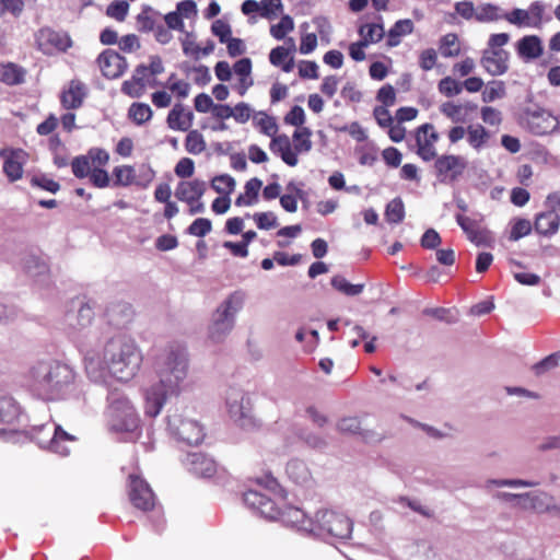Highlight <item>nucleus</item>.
I'll use <instances>...</instances> for the list:
<instances>
[{
  "instance_id": "nucleus-1",
  "label": "nucleus",
  "mask_w": 560,
  "mask_h": 560,
  "mask_svg": "<svg viewBox=\"0 0 560 560\" xmlns=\"http://www.w3.org/2000/svg\"><path fill=\"white\" fill-rule=\"evenodd\" d=\"M152 369L158 382L145 392L144 413L156 417L171 397H178L187 387L189 359L186 348L177 342L154 350Z\"/></svg>"
},
{
  "instance_id": "nucleus-2",
  "label": "nucleus",
  "mask_w": 560,
  "mask_h": 560,
  "mask_svg": "<svg viewBox=\"0 0 560 560\" xmlns=\"http://www.w3.org/2000/svg\"><path fill=\"white\" fill-rule=\"evenodd\" d=\"M88 377L100 384H105L108 375L120 382L132 380L142 363V354L136 341L126 335L112 337L104 347L103 361L84 354Z\"/></svg>"
},
{
  "instance_id": "nucleus-3",
  "label": "nucleus",
  "mask_w": 560,
  "mask_h": 560,
  "mask_svg": "<svg viewBox=\"0 0 560 560\" xmlns=\"http://www.w3.org/2000/svg\"><path fill=\"white\" fill-rule=\"evenodd\" d=\"M74 370L57 360H39L25 375L28 390L42 400L65 399L75 389Z\"/></svg>"
},
{
  "instance_id": "nucleus-4",
  "label": "nucleus",
  "mask_w": 560,
  "mask_h": 560,
  "mask_svg": "<svg viewBox=\"0 0 560 560\" xmlns=\"http://www.w3.org/2000/svg\"><path fill=\"white\" fill-rule=\"evenodd\" d=\"M244 504L257 515L267 520H279L283 525L302 534L310 535L314 518L296 506H278L270 498L258 490L248 489L243 494Z\"/></svg>"
},
{
  "instance_id": "nucleus-5",
  "label": "nucleus",
  "mask_w": 560,
  "mask_h": 560,
  "mask_svg": "<svg viewBox=\"0 0 560 560\" xmlns=\"http://www.w3.org/2000/svg\"><path fill=\"white\" fill-rule=\"evenodd\" d=\"M105 416L108 430L120 440L132 441L138 438L140 418L126 395L116 389L109 392Z\"/></svg>"
},
{
  "instance_id": "nucleus-6",
  "label": "nucleus",
  "mask_w": 560,
  "mask_h": 560,
  "mask_svg": "<svg viewBox=\"0 0 560 560\" xmlns=\"http://www.w3.org/2000/svg\"><path fill=\"white\" fill-rule=\"evenodd\" d=\"M246 294L242 290L232 292L215 310L209 326V338L223 341L235 326L237 313L244 307Z\"/></svg>"
},
{
  "instance_id": "nucleus-7",
  "label": "nucleus",
  "mask_w": 560,
  "mask_h": 560,
  "mask_svg": "<svg viewBox=\"0 0 560 560\" xmlns=\"http://www.w3.org/2000/svg\"><path fill=\"white\" fill-rule=\"evenodd\" d=\"M352 521L341 512L319 510L315 514L310 535L322 539L346 540L351 537Z\"/></svg>"
},
{
  "instance_id": "nucleus-8",
  "label": "nucleus",
  "mask_w": 560,
  "mask_h": 560,
  "mask_svg": "<svg viewBox=\"0 0 560 560\" xmlns=\"http://www.w3.org/2000/svg\"><path fill=\"white\" fill-rule=\"evenodd\" d=\"M25 433L40 448L49 450L61 456L69 454L66 443L74 440L73 435L67 433L59 424L52 421L33 424L31 430L25 431Z\"/></svg>"
},
{
  "instance_id": "nucleus-9",
  "label": "nucleus",
  "mask_w": 560,
  "mask_h": 560,
  "mask_svg": "<svg viewBox=\"0 0 560 560\" xmlns=\"http://www.w3.org/2000/svg\"><path fill=\"white\" fill-rule=\"evenodd\" d=\"M511 39L508 33L491 34L482 50L480 65L492 77L503 75L509 70L511 54L503 48Z\"/></svg>"
},
{
  "instance_id": "nucleus-10",
  "label": "nucleus",
  "mask_w": 560,
  "mask_h": 560,
  "mask_svg": "<svg viewBox=\"0 0 560 560\" xmlns=\"http://www.w3.org/2000/svg\"><path fill=\"white\" fill-rule=\"evenodd\" d=\"M166 423L168 432L187 445H198L205 439L203 427L197 420L185 417L178 409L168 412Z\"/></svg>"
},
{
  "instance_id": "nucleus-11",
  "label": "nucleus",
  "mask_w": 560,
  "mask_h": 560,
  "mask_svg": "<svg viewBox=\"0 0 560 560\" xmlns=\"http://www.w3.org/2000/svg\"><path fill=\"white\" fill-rule=\"evenodd\" d=\"M546 5L541 1H534L527 10L515 8L504 12V20L517 27L541 28L544 22H549L551 16L544 18Z\"/></svg>"
},
{
  "instance_id": "nucleus-12",
  "label": "nucleus",
  "mask_w": 560,
  "mask_h": 560,
  "mask_svg": "<svg viewBox=\"0 0 560 560\" xmlns=\"http://www.w3.org/2000/svg\"><path fill=\"white\" fill-rule=\"evenodd\" d=\"M467 167V160L462 155L443 154L435 159L434 170L440 183L451 184L459 179Z\"/></svg>"
},
{
  "instance_id": "nucleus-13",
  "label": "nucleus",
  "mask_w": 560,
  "mask_h": 560,
  "mask_svg": "<svg viewBox=\"0 0 560 560\" xmlns=\"http://www.w3.org/2000/svg\"><path fill=\"white\" fill-rule=\"evenodd\" d=\"M129 499L132 505L142 511L154 508L155 495L150 485L139 475L130 474L128 478Z\"/></svg>"
},
{
  "instance_id": "nucleus-14",
  "label": "nucleus",
  "mask_w": 560,
  "mask_h": 560,
  "mask_svg": "<svg viewBox=\"0 0 560 560\" xmlns=\"http://www.w3.org/2000/svg\"><path fill=\"white\" fill-rule=\"evenodd\" d=\"M38 49L46 55L54 51H67L72 46V39L66 32L55 31L49 27L40 28L36 34Z\"/></svg>"
},
{
  "instance_id": "nucleus-15",
  "label": "nucleus",
  "mask_w": 560,
  "mask_h": 560,
  "mask_svg": "<svg viewBox=\"0 0 560 560\" xmlns=\"http://www.w3.org/2000/svg\"><path fill=\"white\" fill-rule=\"evenodd\" d=\"M226 407L231 418L245 425L250 412V398L248 394L237 387H230L226 392Z\"/></svg>"
},
{
  "instance_id": "nucleus-16",
  "label": "nucleus",
  "mask_w": 560,
  "mask_h": 560,
  "mask_svg": "<svg viewBox=\"0 0 560 560\" xmlns=\"http://www.w3.org/2000/svg\"><path fill=\"white\" fill-rule=\"evenodd\" d=\"M523 119L529 131L537 136L547 135L557 127L555 117L542 108H526Z\"/></svg>"
},
{
  "instance_id": "nucleus-17",
  "label": "nucleus",
  "mask_w": 560,
  "mask_h": 560,
  "mask_svg": "<svg viewBox=\"0 0 560 560\" xmlns=\"http://www.w3.org/2000/svg\"><path fill=\"white\" fill-rule=\"evenodd\" d=\"M97 63L102 74L107 79H117L127 70L125 57L114 49H105L98 57Z\"/></svg>"
},
{
  "instance_id": "nucleus-18",
  "label": "nucleus",
  "mask_w": 560,
  "mask_h": 560,
  "mask_svg": "<svg viewBox=\"0 0 560 560\" xmlns=\"http://www.w3.org/2000/svg\"><path fill=\"white\" fill-rule=\"evenodd\" d=\"M186 469L201 478H211L217 472V463L207 454L191 452L183 459Z\"/></svg>"
},
{
  "instance_id": "nucleus-19",
  "label": "nucleus",
  "mask_w": 560,
  "mask_h": 560,
  "mask_svg": "<svg viewBox=\"0 0 560 560\" xmlns=\"http://www.w3.org/2000/svg\"><path fill=\"white\" fill-rule=\"evenodd\" d=\"M25 416L16 400L4 390H0V422L21 424Z\"/></svg>"
},
{
  "instance_id": "nucleus-20",
  "label": "nucleus",
  "mask_w": 560,
  "mask_h": 560,
  "mask_svg": "<svg viewBox=\"0 0 560 560\" xmlns=\"http://www.w3.org/2000/svg\"><path fill=\"white\" fill-rule=\"evenodd\" d=\"M75 304L78 305L77 312H68L66 314V322L74 331L80 332L91 324L94 311L89 303H84L82 300H78Z\"/></svg>"
},
{
  "instance_id": "nucleus-21",
  "label": "nucleus",
  "mask_w": 560,
  "mask_h": 560,
  "mask_svg": "<svg viewBox=\"0 0 560 560\" xmlns=\"http://www.w3.org/2000/svg\"><path fill=\"white\" fill-rule=\"evenodd\" d=\"M516 52L524 61H532L544 54L542 42L537 35H525L516 43Z\"/></svg>"
},
{
  "instance_id": "nucleus-22",
  "label": "nucleus",
  "mask_w": 560,
  "mask_h": 560,
  "mask_svg": "<svg viewBox=\"0 0 560 560\" xmlns=\"http://www.w3.org/2000/svg\"><path fill=\"white\" fill-rule=\"evenodd\" d=\"M23 151L11 150L8 152L5 149L0 151V156L4 159L3 173L10 182H16L23 175Z\"/></svg>"
},
{
  "instance_id": "nucleus-23",
  "label": "nucleus",
  "mask_w": 560,
  "mask_h": 560,
  "mask_svg": "<svg viewBox=\"0 0 560 560\" xmlns=\"http://www.w3.org/2000/svg\"><path fill=\"white\" fill-rule=\"evenodd\" d=\"M207 189L206 182L201 179H194L191 182H180L175 190V197L185 201L189 205L195 201H199V199L203 196Z\"/></svg>"
},
{
  "instance_id": "nucleus-24",
  "label": "nucleus",
  "mask_w": 560,
  "mask_h": 560,
  "mask_svg": "<svg viewBox=\"0 0 560 560\" xmlns=\"http://www.w3.org/2000/svg\"><path fill=\"white\" fill-rule=\"evenodd\" d=\"M86 94V85L79 80H72L68 90L61 93V105L67 109H77L81 107Z\"/></svg>"
},
{
  "instance_id": "nucleus-25",
  "label": "nucleus",
  "mask_w": 560,
  "mask_h": 560,
  "mask_svg": "<svg viewBox=\"0 0 560 560\" xmlns=\"http://www.w3.org/2000/svg\"><path fill=\"white\" fill-rule=\"evenodd\" d=\"M270 150L275 154H279L281 160L289 166L293 167L299 162L298 155L292 150L289 137L287 135L272 137L270 142Z\"/></svg>"
},
{
  "instance_id": "nucleus-26",
  "label": "nucleus",
  "mask_w": 560,
  "mask_h": 560,
  "mask_svg": "<svg viewBox=\"0 0 560 560\" xmlns=\"http://www.w3.org/2000/svg\"><path fill=\"white\" fill-rule=\"evenodd\" d=\"M192 112L185 113L182 104H176L167 115V126L173 130L187 131L192 125Z\"/></svg>"
},
{
  "instance_id": "nucleus-27",
  "label": "nucleus",
  "mask_w": 560,
  "mask_h": 560,
  "mask_svg": "<svg viewBox=\"0 0 560 560\" xmlns=\"http://www.w3.org/2000/svg\"><path fill=\"white\" fill-rule=\"evenodd\" d=\"M560 224V217L553 211H545L536 215L535 231L544 236H551L557 233Z\"/></svg>"
},
{
  "instance_id": "nucleus-28",
  "label": "nucleus",
  "mask_w": 560,
  "mask_h": 560,
  "mask_svg": "<svg viewBox=\"0 0 560 560\" xmlns=\"http://www.w3.org/2000/svg\"><path fill=\"white\" fill-rule=\"evenodd\" d=\"M261 186H262V182L257 177H254V178H250L249 180H247L244 186L245 192L241 194L235 199V206L244 207V206H253L254 203H256L258 200V192H259Z\"/></svg>"
},
{
  "instance_id": "nucleus-29",
  "label": "nucleus",
  "mask_w": 560,
  "mask_h": 560,
  "mask_svg": "<svg viewBox=\"0 0 560 560\" xmlns=\"http://www.w3.org/2000/svg\"><path fill=\"white\" fill-rule=\"evenodd\" d=\"M475 19L479 23L504 20V11L493 3H481L476 8Z\"/></svg>"
},
{
  "instance_id": "nucleus-30",
  "label": "nucleus",
  "mask_w": 560,
  "mask_h": 560,
  "mask_svg": "<svg viewBox=\"0 0 560 560\" xmlns=\"http://www.w3.org/2000/svg\"><path fill=\"white\" fill-rule=\"evenodd\" d=\"M285 474L294 483L304 485L310 479V471L305 463L300 459H291L285 467Z\"/></svg>"
},
{
  "instance_id": "nucleus-31",
  "label": "nucleus",
  "mask_w": 560,
  "mask_h": 560,
  "mask_svg": "<svg viewBox=\"0 0 560 560\" xmlns=\"http://www.w3.org/2000/svg\"><path fill=\"white\" fill-rule=\"evenodd\" d=\"M25 71L14 63L0 66V82L8 85H18L24 82Z\"/></svg>"
},
{
  "instance_id": "nucleus-32",
  "label": "nucleus",
  "mask_w": 560,
  "mask_h": 560,
  "mask_svg": "<svg viewBox=\"0 0 560 560\" xmlns=\"http://www.w3.org/2000/svg\"><path fill=\"white\" fill-rule=\"evenodd\" d=\"M26 269L30 276L35 278V281L38 283H46L49 275H48V266L47 264L35 256H31L26 261Z\"/></svg>"
},
{
  "instance_id": "nucleus-33",
  "label": "nucleus",
  "mask_w": 560,
  "mask_h": 560,
  "mask_svg": "<svg viewBox=\"0 0 560 560\" xmlns=\"http://www.w3.org/2000/svg\"><path fill=\"white\" fill-rule=\"evenodd\" d=\"M361 40H365L366 45L378 43L384 36V27L382 22L364 24L359 27Z\"/></svg>"
},
{
  "instance_id": "nucleus-34",
  "label": "nucleus",
  "mask_w": 560,
  "mask_h": 560,
  "mask_svg": "<svg viewBox=\"0 0 560 560\" xmlns=\"http://www.w3.org/2000/svg\"><path fill=\"white\" fill-rule=\"evenodd\" d=\"M312 131L307 127H302L296 129L293 132V141H294V152L298 153H307L312 150V141H311Z\"/></svg>"
},
{
  "instance_id": "nucleus-35",
  "label": "nucleus",
  "mask_w": 560,
  "mask_h": 560,
  "mask_svg": "<svg viewBox=\"0 0 560 560\" xmlns=\"http://www.w3.org/2000/svg\"><path fill=\"white\" fill-rule=\"evenodd\" d=\"M489 139V132L481 125H471L467 129V141L476 150H480Z\"/></svg>"
},
{
  "instance_id": "nucleus-36",
  "label": "nucleus",
  "mask_w": 560,
  "mask_h": 560,
  "mask_svg": "<svg viewBox=\"0 0 560 560\" xmlns=\"http://www.w3.org/2000/svg\"><path fill=\"white\" fill-rule=\"evenodd\" d=\"M330 283L334 289L348 296L359 295L364 289V284H352L340 275L332 277Z\"/></svg>"
},
{
  "instance_id": "nucleus-37",
  "label": "nucleus",
  "mask_w": 560,
  "mask_h": 560,
  "mask_svg": "<svg viewBox=\"0 0 560 560\" xmlns=\"http://www.w3.org/2000/svg\"><path fill=\"white\" fill-rule=\"evenodd\" d=\"M152 109L145 103H133L128 109L129 118L137 125H143L152 118Z\"/></svg>"
},
{
  "instance_id": "nucleus-38",
  "label": "nucleus",
  "mask_w": 560,
  "mask_h": 560,
  "mask_svg": "<svg viewBox=\"0 0 560 560\" xmlns=\"http://www.w3.org/2000/svg\"><path fill=\"white\" fill-rule=\"evenodd\" d=\"M385 218L389 223H400L405 218V206L402 200L397 197L390 200L385 209Z\"/></svg>"
},
{
  "instance_id": "nucleus-39",
  "label": "nucleus",
  "mask_w": 560,
  "mask_h": 560,
  "mask_svg": "<svg viewBox=\"0 0 560 560\" xmlns=\"http://www.w3.org/2000/svg\"><path fill=\"white\" fill-rule=\"evenodd\" d=\"M108 320L116 327L125 325L130 319L131 310L127 304H119L107 311Z\"/></svg>"
},
{
  "instance_id": "nucleus-40",
  "label": "nucleus",
  "mask_w": 560,
  "mask_h": 560,
  "mask_svg": "<svg viewBox=\"0 0 560 560\" xmlns=\"http://www.w3.org/2000/svg\"><path fill=\"white\" fill-rule=\"evenodd\" d=\"M114 186L127 187L135 184V167L130 165L116 166L113 170Z\"/></svg>"
},
{
  "instance_id": "nucleus-41",
  "label": "nucleus",
  "mask_w": 560,
  "mask_h": 560,
  "mask_svg": "<svg viewBox=\"0 0 560 560\" xmlns=\"http://www.w3.org/2000/svg\"><path fill=\"white\" fill-rule=\"evenodd\" d=\"M185 149L190 154H200L206 149V141L198 130H190L185 140Z\"/></svg>"
},
{
  "instance_id": "nucleus-42",
  "label": "nucleus",
  "mask_w": 560,
  "mask_h": 560,
  "mask_svg": "<svg viewBox=\"0 0 560 560\" xmlns=\"http://www.w3.org/2000/svg\"><path fill=\"white\" fill-rule=\"evenodd\" d=\"M235 179L229 174H221L211 180V187L218 194L229 196L235 188Z\"/></svg>"
},
{
  "instance_id": "nucleus-43",
  "label": "nucleus",
  "mask_w": 560,
  "mask_h": 560,
  "mask_svg": "<svg viewBox=\"0 0 560 560\" xmlns=\"http://www.w3.org/2000/svg\"><path fill=\"white\" fill-rule=\"evenodd\" d=\"M458 38L454 33H448L441 38L440 50L445 58L455 57L459 54Z\"/></svg>"
},
{
  "instance_id": "nucleus-44",
  "label": "nucleus",
  "mask_w": 560,
  "mask_h": 560,
  "mask_svg": "<svg viewBox=\"0 0 560 560\" xmlns=\"http://www.w3.org/2000/svg\"><path fill=\"white\" fill-rule=\"evenodd\" d=\"M457 224L467 234L469 241L477 243V235L479 232L478 221L463 214H456L455 217Z\"/></svg>"
},
{
  "instance_id": "nucleus-45",
  "label": "nucleus",
  "mask_w": 560,
  "mask_h": 560,
  "mask_svg": "<svg viewBox=\"0 0 560 560\" xmlns=\"http://www.w3.org/2000/svg\"><path fill=\"white\" fill-rule=\"evenodd\" d=\"M294 28V22L293 19L285 14L282 15L279 23L271 25L270 27V34L273 38L281 40L285 37V35L293 31Z\"/></svg>"
},
{
  "instance_id": "nucleus-46",
  "label": "nucleus",
  "mask_w": 560,
  "mask_h": 560,
  "mask_svg": "<svg viewBox=\"0 0 560 560\" xmlns=\"http://www.w3.org/2000/svg\"><path fill=\"white\" fill-rule=\"evenodd\" d=\"M287 43L290 45L289 48H284L283 46H277L271 49L269 54V61L271 65L276 67H280L283 61L288 58L289 54L295 49V43L293 38H288Z\"/></svg>"
},
{
  "instance_id": "nucleus-47",
  "label": "nucleus",
  "mask_w": 560,
  "mask_h": 560,
  "mask_svg": "<svg viewBox=\"0 0 560 560\" xmlns=\"http://www.w3.org/2000/svg\"><path fill=\"white\" fill-rule=\"evenodd\" d=\"M505 95V85L503 81H491L482 92V100L486 103H491Z\"/></svg>"
},
{
  "instance_id": "nucleus-48",
  "label": "nucleus",
  "mask_w": 560,
  "mask_h": 560,
  "mask_svg": "<svg viewBox=\"0 0 560 560\" xmlns=\"http://www.w3.org/2000/svg\"><path fill=\"white\" fill-rule=\"evenodd\" d=\"M71 170L77 178L82 179L89 176L92 171L91 163L89 162V156H75L71 162Z\"/></svg>"
},
{
  "instance_id": "nucleus-49",
  "label": "nucleus",
  "mask_w": 560,
  "mask_h": 560,
  "mask_svg": "<svg viewBox=\"0 0 560 560\" xmlns=\"http://www.w3.org/2000/svg\"><path fill=\"white\" fill-rule=\"evenodd\" d=\"M253 219L260 230H271L279 225L278 219L273 212H257L253 215Z\"/></svg>"
},
{
  "instance_id": "nucleus-50",
  "label": "nucleus",
  "mask_w": 560,
  "mask_h": 560,
  "mask_svg": "<svg viewBox=\"0 0 560 560\" xmlns=\"http://www.w3.org/2000/svg\"><path fill=\"white\" fill-rule=\"evenodd\" d=\"M538 481H532V480H524V479H489L487 481L486 487L489 488L490 486L495 487H536L538 486Z\"/></svg>"
},
{
  "instance_id": "nucleus-51",
  "label": "nucleus",
  "mask_w": 560,
  "mask_h": 560,
  "mask_svg": "<svg viewBox=\"0 0 560 560\" xmlns=\"http://www.w3.org/2000/svg\"><path fill=\"white\" fill-rule=\"evenodd\" d=\"M462 90V83L451 77H445L439 82V91L447 97L458 95Z\"/></svg>"
},
{
  "instance_id": "nucleus-52",
  "label": "nucleus",
  "mask_w": 560,
  "mask_h": 560,
  "mask_svg": "<svg viewBox=\"0 0 560 560\" xmlns=\"http://www.w3.org/2000/svg\"><path fill=\"white\" fill-rule=\"evenodd\" d=\"M128 2L124 0H115L107 7L106 14L119 22H122L128 14Z\"/></svg>"
},
{
  "instance_id": "nucleus-53",
  "label": "nucleus",
  "mask_w": 560,
  "mask_h": 560,
  "mask_svg": "<svg viewBox=\"0 0 560 560\" xmlns=\"http://www.w3.org/2000/svg\"><path fill=\"white\" fill-rule=\"evenodd\" d=\"M212 223L207 218L196 219L187 229V233L194 236L203 237L210 233Z\"/></svg>"
},
{
  "instance_id": "nucleus-54",
  "label": "nucleus",
  "mask_w": 560,
  "mask_h": 560,
  "mask_svg": "<svg viewBox=\"0 0 560 560\" xmlns=\"http://www.w3.org/2000/svg\"><path fill=\"white\" fill-rule=\"evenodd\" d=\"M24 10L23 0H0V18L5 13H10L14 18H19Z\"/></svg>"
},
{
  "instance_id": "nucleus-55",
  "label": "nucleus",
  "mask_w": 560,
  "mask_h": 560,
  "mask_svg": "<svg viewBox=\"0 0 560 560\" xmlns=\"http://www.w3.org/2000/svg\"><path fill=\"white\" fill-rule=\"evenodd\" d=\"M150 7H145L141 13L137 16V26L140 32H153L156 24L153 18L149 14L151 12Z\"/></svg>"
},
{
  "instance_id": "nucleus-56",
  "label": "nucleus",
  "mask_w": 560,
  "mask_h": 560,
  "mask_svg": "<svg viewBox=\"0 0 560 560\" xmlns=\"http://www.w3.org/2000/svg\"><path fill=\"white\" fill-rule=\"evenodd\" d=\"M259 115H261L262 117L256 120V125L259 127L260 131L264 135L273 137L278 131V125L276 122V119L262 112H260Z\"/></svg>"
},
{
  "instance_id": "nucleus-57",
  "label": "nucleus",
  "mask_w": 560,
  "mask_h": 560,
  "mask_svg": "<svg viewBox=\"0 0 560 560\" xmlns=\"http://www.w3.org/2000/svg\"><path fill=\"white\" fill-rule=\"evenodd\" d=\"M211 32L219 38L220 43L224 44L231 38L232 28L228 22L215 20L211 25Z\"/></svg>"
},
{
  "instance_id": "nucleus-58",
  "label": "nucleus",
  "mask_w": 560,
  "mask_h": 560,
  "mask_svg": "<svg viewBox=\"0 0 560 560\" xmlns=\"http://www.w3.org/2000/svg\"><path fill=\"white\" fill-rule=\"evenodd\" d=\"M85 156H89V162L94 167H102L109 161L108 152L101 148H91Z\"/></svg>"
},
{
  "instance_id": "nucleus-59",
  "label": "nucleus",
  "mask_w": 560,
  "mask_h": 560,
  "mask_svg": "<svg viewBox=\"0 0 560 560\" xmlns=\"http://www.w3.org/2000/svg\"><path fill=\"white\" fill-rule=\"evenodd\" d=\"M284 122L290 126L302 128L303 124L305 122L304 109L299 105H294L284 116Z\"/></svg>"
},
{
  "instance_id": "nucleus-60",
  "label": "nucleus",
  "mask_w": 560,
  "mask_h": 560,
  "mask_svg": "<svg viewBox=\"0 0 560 560\" xmlns=\"http://www.w3.org/2000/svg\"><path fill=\"white\" fill-rule=\"evenodd\" d=\"M532 231L530 222L526 219H518L512 226L510 238L513 241H517L526 235H528Z\"/></svg>"
},
{
  "instance_id": "nucleus-61",
  "label": "nucleus",
  "mask_w": 560,
  "mask_h": 560,
  "mask_svg": "<svg viewBox=\"0 0 560 560\" xmlns=\"http://www.w3.org/2000/svg\"><path fill=\"white\" fill-rule=\"evenodd\" d=\"M154 171L147 164H142L138 168V174L135 172V184L141 187H147L154 177Z\"/></svg>"
},
{
  "instance_id": "nucleus-62",
  "label": "nucleus",
  "mask_w": 560,
  "mask_h": 560,
  "mask_svg": "<svg viewBox=\"0 0 560 560\" xmlns=\"http://www.w3.org/2000/svg\"><path fill=\"white\" fill-rule=\"evenodd\" d=\"M337 429L342 433H360L361 421L357 417H347L338 422Z\"/></svg>"
},
{
  "instance_id": "nucleus-63",
  "label": "nucleus",
  "mask_w": 560,
  "mask_h": 560,
  "mask_svg": "<svg viewBox=\"0 0 560 560\" xmlns=\"http://www.w3.org/2000/svg\"><path fill=\"white\" fill-rule=\"evenodd\" d=\"M232 117L238 124H245L249 120L252 115V107L249 104L241 102L232 107Z\"/></svg>"
},
{
  "instance_id": "nucleus-64",
  "label": "nucleus",
  "mask_w": 560,
  "mask_h": 560,
  "mask_svg": "<svg viewBox=\"0 0 560 560\" xmlns=\"http://www.w3.org/2000/svg\"><path fill=\"white\" fill-rule=\"evenodd\" d=\"M174 172L180 178H188L195 172V163L189 158H183L177 162Z\"/></svg>"
}]
</instances>
